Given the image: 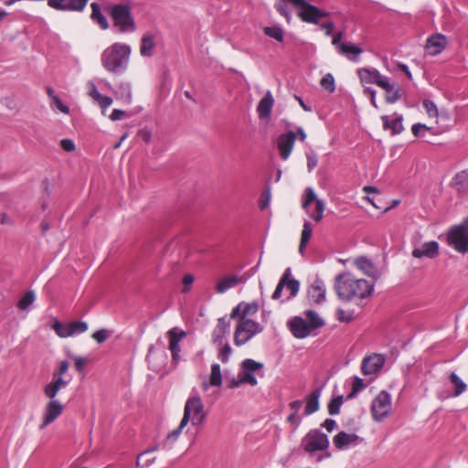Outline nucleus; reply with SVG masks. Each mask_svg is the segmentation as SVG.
I'll use <instances>...</instances> for the list:
<instances>
[{"mask_svg": "<svg viewBox=\"0 0 468 468\" xmlns=\"http://www.w3.org/2000/svg\"><path fill=\"white\" fill-rule=\"evenodd\" d=\"M335 290L338 298L344 302L356 301L361 304L362 301L371 296L374 285L365 279H357L349 271L336 275Z\"/></svg>", "mask_w": 468, "mask_h": 468, "instance_id": "obj_1", "label": "nucleus"}, {"mask_svg": "<svg viewBox=\"0 0 468 468\" xmlns=\"http://www.w3.org/2000/svg\"><path fill=\"white\" fill-rule=\"evenodd\" d=\"M305 319L301 316H294L287 322V326L292 335L298 339L311 335L312 332L324 326V320L315 311H305Z\"/></svg>", "mask_w": 468, "mask_h": 468, "instance_id": "obj_2", "label": "nucleus"}, {"mask_svg": "<svg viewBox=\"0 0 468 468\" xmlns=\"http://www.w3.org/2000/svg\"><path fill=\"white\" fill-rule=\"evenodd\" d=\"M130 53L131 48L129 46L122 43H114L102 52V66L108 71L115 72L127 63Z\"/></svg>", "mask_w": 468, "mask_h": 468, "instance_id": "obj_3", "label": "nucleus"}, {"mask_svg": "<svg viewBox=\"0 0 468 468\" xmlns=\"http://www.w3.org/2000/svg\"><path fill=\"white\" fill-rule=\"evenodd\" d=\"M207 419L204 403L199 395L190 396L185 404L182 418V425L186 426L189 422L193 426H200Z\"/></svg>", "mask_w": 468, "mask_h": 468, "instance_id": "obj_4", "label": "nucleus"}, {"mask_svg": "<svg viewBox=\"0 0 468 468\" xmlns=\"http://www.w3.org/2000/svg\"><path fill=\"white\" fill-rule=\"evenodd\" d=\"M113 26L121 33L134 32L136 29L135 22L132 15V7L129 4H116L109 7Z\"/></svg>", "mask_w": 468, "mask_h": 468, "instance_id": "obj_5", "label": "nucleus"}, {"mask_svg": "<svg viewBox=\"0 0 468 468\" xmlns=\"http://www.w3.org/2000/svg\"><path fill=\"white\" fill-rule=\"evenodd\" d=\"M264 330V326L250 318L240 317L234 332V344L243 346Z\"/></svg>", "mask_w": 468, "mask_h": 468, "instance_id": "obj_6", "label": "nucleus"}, {"mask_svg": "<svg viewBox=\"0 0 468 468\" xmlns=\"http://www.w3.org/2000/svg\"><path fill=\"white\" fill-rule=\"evenodd\" d=\"M329 446L327 435L319 430H311L301 441V447L312 456L319 451H326Z\"/></svg>", "mask_w": 468, "mask_h": 468, "instance_id": "obj_7", "label": "nucleus"}, {"mask_svg": "<svg viewBox=\"0 0 468 468\" xmlns=\"http://www.w3.org/2000/svg\"><path fill=\"white\" fill-rule=\"evenodd\" d=\"M302 207L315 222L322 220L324 211V203L317 198L312 187H307L303 196Z\"/></svg>", "mask_w": 468, "mask_h": 468, "instance_id": "obj_8", "label": "nucleus"}, {"mask_svg": "<svg viewBox=\"0 0 468 468\" xmlns=\"http://www.w3.org/2000/svg\"><path fill=\"white\" fill-rule=\"evenodd\" d=\"M446 240L450 247L461 254L468 253V233L461 227H451L446 234Z\"/></svg>", "mask_w": 468, "mask_h": 468, "instance_id": "obj_9", "label": "nucleus"}, {"mask_svg": "<svg viewBox=\"0 0 468 468\" xmlns=\"http://www.w3.org/2000/svg\"><path fill=\"white\" fill-rule=\"evenodd\" d=\"M391 410V396L387 391H381L372 401L371 413L376 421H383Z\"/></svg>", "mask_w": 468, "mask_h": 468, "instance_id": "obj_10", "label": "nucleus"}, {"mask_svg": "<svg viewBox=\"0 0 468 468\" xmlns=\"http://www.w3.org/2000/svg\"><path fill=\"white\" fill-rule=\"evenodd\" d=\"M52 328L58 336L66 338L86 332L88 330V324L83 321H74L64 324L56 321Z\"/></svg>", "mask_w": 468, "mask_h": 468, "instance_id": "obj_11", "label": "nucleus"}, {"mask_svg": "<svg viewBox=\"0 0 468 468\" xmlns=\"http://www.w3.org/2000/svg\"><path fill=\"white\" fill-rule=\"evenodd\" d=\"M263 368V364L253 359L247 358L241 364L239 376L245 383L254 387L258 384L255 373Z\"/></svg>", "mask_w": 468, "mask_h": 468, "instance_id": "obj_12", "label": "nucleus"}, {"mask_svg": "<svg viewBox=\"0 0 468 468\" xmlns=\"http://www.w3.org/2000/svg\"><path fill=\"white\" fill-rule=\"evenodd\" d=\"M63 412V405L58 399L49 400L45 406L40 430L54 422Z\"/></svg>", "mask_w": 468, "mask_h": 468, "instance_id": "obj_13", "label": "nucleus"}, {"mask_svg": "<svg viewBox=\"0 0 468 468\" xmlns=\"http://www.w3.org/2000/svg\"><path fill=\"white\" fill-rule=\"evenodd\" d=\"M357 75L363 85L366 84H376L378 87H387L386 76L380 74L378 69H359Z\"/></svg>", "mask_w": 468, "mask_h": 468, "instance_id": "obj_14", "label": "nucleus"}, {"mask_svg": "<svg viewBox=\"0 0 468 468\" xmlns=\"http://www.w3.org/2000/svg\"><path fill=\"white\" fill-rule=\"evenodd\" d=\"M169 338V350L171 351L172 359L175 363L180 360V341L186 336V333L177 327H174L167 332Z\"/></svg>", "mask_w": 468, "mask_h": 468, "instance_id": "obj_15", "label": "nucleus"}, {"mask_svg": "<svg viewBox=\"0 0 468 468\" xmlns=\"http://www.w3.org/2000/svg\"><path fill=\"white\" fill-rule=\"evenodd\" d=\"M363 441L362 438L355 433H347L346 431H340L333 438V443L335 447L339 450H346L349 447L356 446Z\"/></svg>", "mask_w": 468, "mask_h": 468, "instance_id": "obj_16", "label": "nucleus"}, {"mask_svg": "<svg viewBox=\"0 0 468 468\" xmlns=\"http://www.w3.org/2000/svg\"><path fill=\"white\" fill-rule=\"evenodd\" d=\"M296 140V133L290 131L286 133L281 134L277 139V147L280 152L281 157L286 160L293 148Z\"/></svg>", "mask_w": 468, "mask_h": 468, "instance_id": "obj_17", "label": "nucleus"}, {"mask_svg": "<svg viewBox=\"0 0 468 468\" xmlns=\"http://www.w3.org/2000/svg\"><path fill=\"white\" fill-rule=\"evenodd\" d=\"M384 363L385 359L381 355L374 354L363 359L361 370L364 375H373L382 368Z\"/></svg>", "mask_w": 468, "mask_h": 468, "instance_id": "obj_18", "label": "nucleus"}, {"mask_svg": "<svg viewBox=\"0 0 468 468\" xmlns=\"http://www.w3.org/2000/svg\"><path fill=\"white\" fill-rule=\"evenodd\" d=\"M230 323L226 317L218 319L217 325L212 332V342L214 345L222 346L226 341V336L229 333Z\"/></svg>", "mask_w": 468, "mask_h": 468, "instance_id": "obj_19", "label": "nucleus"}, {"mask_svg": "<svg viewBox=\"0 0 468 468\" xmlns=\"http://www.w3.org/2000/svg\"><path fill=\"white\" fill-rule=\"evenodd\" d=\"M248 278L245 275H229L219 279L216 284V292L218 293H224L228 290L236 287L240 283H245Z\"/></svg>", "mask_w": 468, "mask_h": 468, "instance_id": "obj_20", "label": "nucleus"}, {"mask_svg": "<svg viewBox=\"0 0 468 468\" xmlns=\"http://www.w3.org/2000/svg\"><path fill=\"white\" fill-rule=\"evenodd\" d=\"M308 297L316 304H321L325 302L326 289L324 282L316 278L308 289Z\"/></svg>", "mask_w": 468, "mask_h": 468, "instance_id": "obj_21", "label": "nucleus"}, {"mask_svg": "<svg viewBox=\"0 0 468 468\" xmlns=\"http://www.w3.org/2000/svg\"><path fill=\"white\" fill-rule=\"evenodd\" d=\"M439 255V243L437 241H428L420 247H416L412 250V256L417 259L423 257L434 259Z\"/></svg>", "mask_w": 468, "mask_h": 468, "instance_id": "obj_22", "label": "nucleus"}, {"mask_svg": "<svg viewBox=\"0 0 468 468\" xmlns=\"http://www.w3.org/2000/svg\"><path fill=\"white\" fill-rule=\"evenodd\" d=\"M449 378H450L451 382L452 383V385L454 386V391H453V393H449V392H445V391H438L437 397L441 400L447 399L451 397H459L467 388V385L459 378V376L456 373L452 372L450 374Z\"/></svg>", "mask_w": 468, "mask_h": 468, "instance_id": "obj_23", "label": "nucleus"}, {"mask_svg": "<svg viewBox=\"0 0 468 468\" xmlns=\"http://www.w3.org/2000/svg\"><path fill=\"white\" fill-rule=\"evenodd\" d=\"M259 310V304L256 302L252 303H239L235 308H233L230 318L237 319L240 317L248 318V316L254 315Z\"/></svg>", "mask_w": 468, "mask_h": 468, "instance_id": "obj_24", "label": "nucleus"}, {"mask_svg": "<svg viewBox=\"0 0 468 468\" xmlns=\"http://www.w3.org/2000/svg\"><path fill=\"white\" fill-rule=\"evenodd\" d=\"M447 37L441 34H435L427 39L426 49L430 55L440 54L446 47Z\"/></svg>", "mask_w": 468, "mask_h": 468, "instance_id": "obj_25", "label": "nucleus"}, {"mask_svg": "<svg viewBox=\"0 0 468 468\" xmlns=\"http://www.w3.org/2000/svg\"><path fill=\"white\" fill-rule=\"evenodd\" d=\"M274 100L272 94L270 90H268L257 106V112L259 117L261 119L268 118L271 112Z\"/></svg>", "mask_w": 468, "mask_h": 468, "instance_id": "obj_26", "label": "nucleus"}, {"mask_svg": "<svg viewBox=\"0 0 468 468\" xmlns=\"http://www.w3.org/2000/svg\"><path fill=\"white\" fill-rule=\"evenodd\" d=\"M381 120L384 129L391 130L392 134H399L403 131V118L401 115L394 114L392 119L387 115H383Z\"/></svg>", "mask_w": 468, "mask_h": 468, "instance_id": "obj_27", "label": "nucleus"}, {"mask_svg": "<svg viewBox=\"0 0 468 468\" xmlns=\"http://www.w3.org/2000/svg\"><path fill=\"white\" fill-rule=\"evenodd\" d=\"M355 266L360 270L364 274L374 279L378 278V273L370 260L366 257H358L354 261Z\"/></svg>", "mask_w": 468, "mask_h": 468, "instance_id": "obj_28", "label": "nucleus"}, {"mask_svg": "<svg viewBox=\"0 0 468 468\" xmlns=\"http://www.w3.org/2000/svg\"><path fill=\"white\" fill-rule=\"evenodd\" d=\"M222 384V375L219 364H213L211 366V373L209 376V382L204 381L202 383V389L207 391L209 387H220Z\"/></svg>", "mask_w": 468, "mask_h": 468, "instance_id": "obj_29", "label": "nucleus"}, {"mask_svg": "<svg viewBox=\"0 0 468 468\" xmlns=\"http://www.w3.org/2000/svg\"><path fill=\"white\" fill-rule=\"evenodd\" d=\"M321 397V388H315L306 398V405L304 408V414L311 415L319 410V399Z\"/></svg>", "mask_w": 468, "mask_h": 468, "instance_id": "obj_30", "label": "nucleus"}, {"mask_svg": "<svg viewBox=\"0 0 468 468\" xmlns=\"http://www.w3.org/2000/svg\"><path fill=\"white\" fill-rule=\"evenodd\" d=\"M303 406V402L301 400H294L289 404L291 413L287 417V422L293 426V429L296 430L300 423L301 418L298 417V413Z\"/></svg>", "mask_w": 468, "mask_h": 468, "instance_id": "obj_31", "label": "nucleus"}, {"mask_svg": "<svg viewBox=\"0 0 468 468\" xmlns=\"http://www.w3.org/2000/svg\"><path fill=\"white\" fill-rule=\"evenodd\" d=\"M90 18L95 21L101 29L105 30L109 27V23L103 14L101 12L100 5L97 3H91Z\"/></svg>", "mask_w": 468, "mask_h": 468, "instance_id": "obj_32", "label": "nucleus"}, {"mask_svg": "<svg viewBox=\"0 0 468 468\" xmlns=\"http://www.w3.org/2000/svg\"><path fill=\"white\" fill-rule=\"evenodd\" d=\"M387 87H380L386 91L385 100L388 103H395L401 97L399 89L396 88L394 84L389 83L386 77Z\"/></svg>", "mask_w": 468, "mask_h": 468, "instance_id": "obj_33", "label": "nucleus"}, {"mask_svg": "<svg viewBox=\"0 0 468 468\" xmlns=\"http://www.w3.org/2000/svg\"><path fill=\"white\" fill-rule=\"evenodd\" d=\"M313 233V227L311 222L304 221L301 234V240L299 245V252L303 255L306 245L308 244Z\"/></svg>", "mask_w": 468, "mask_h": 468, "instance_id": "obj_34", "label": "nucleus"}, {"mask_svg": "<svg viewBox=\"0 0 468 468\" xmlns=\"http://www.w3.org/2000/svg\"><path fill=\"white\" fill-rule=\"evenodd\" d=\"M154 46L155 43L153 36H144L141 40V55L145 57L152 56Z\"/></svg>", "mask_w": 468, "mask_h": 468, "instance_id": "obj_35", "label": "nucleus"}, {"mask_svg": "<svg viewBox=\"0 0 468 468\" xmlns=\"http://www.w3.org/2000/svg\"><path fill=\"white\" fill-rule=\"evenodd\" d=\"M340 51L344 55L347 57L348 59L352 61H357V58L350 57V55H354L355 57L359 56L363 49L358 46L352 44H340Z\"/></svg>", "mask_w": 468, "mask_h": 468, "instance_id": "obj_36", "label": "nucleus"}, {"mask_svg": "<svg viewBox=\"0 0 468 468\" xmlns=\"http://www.w3.org/2000/svg\"><path fill=\"white\" fill-rule=\"evenodd\" d=\"M451 186L456 189L460 195L468 194V177H453Z\"/></svg>", "mask_w": 468, "mask_h": 468, "instance_id": "obj_37", "label": "nucleus"}, {"mask_svg": "<svg viewBox=\"0 0 468 468\" xmlns=\"http://www.w3.org/2000/svg\"><path fill=\"white\" fill-rule=\"evenodd\" d=\"M290 276H292L291 268H287L284 271L282 278L280 279V281L276 286V289L274 290V292L272 293V296H271L272 299L278 300L282 296V290L285 287V282H286L287 278Z\"/></svg>", "mask_w": 468, "mask_h": 468, "instance_id": "obj_38", "label": "nucleus"}, {"mask_svg": "<svg viewBox=\"0 0 468 468\" xmlns=\"http://www.w3.org/2000/svg\"><path fill=\"white\" fill-rule=\"evenodd\" d=\"M344 402V397L339 395L333 398L327 405L328 413L330 415H337L340 412V408Z\"/></svg>", "mask_w": 468, "mask_h": 468, "instance_id": "obj_39", "label": "nucleus"}, {"mask_svg": "<svg viewBox=\"0 0 468 468\" xmlns=\"http://www.w3.org/2000/svg\"><path fill=\"white\" fill-rule=\"evenodd\" d=\"M263 32L266 36L276 39L279 42H283V30L279 27H265Z\"/></svg>", "mask_w": 468, "mask_h": 468, "instance_id": "obj_40", "label": "nucleus"}, {"mask_svg": "<svg viewBox=\"0 0 468 468\" xmlns=\"http://www.w3.org/2000/svg\"><path fill=\"white\" fill-rule=\"evenodd\" d=\"M271 200V191L269 185H266L259 200V207L261 210H264L269 207Z\"/></svg>", "mask_w": 468, "mask_h": 468, "instance_id": "obj_41", "label": "nucleus"}, {"mask_svg": "<svg viewBox=\"0 0 468 468\" xmlns=\"http://www.w3.org/2000/svg\"><path fill=\"white\" fill-rule=\"evenodd\" d=\"M89 0H67L66 10L81 12L84 10Z\"/></svg>", "mask_w": 468, "mask_h": 468, "instance_id": "obj_42", "label": "nucleus"}, {"mask_svg": "<svg viewBox=\"0 0 468 468\" xmlns=\"http://www.w3.org/2000/svg\"><path fill=\"white\" fill-rule=\"evenodd\" d=\"M36 299L35 293L32 291L26 292L17 303V307L20 310H26L30 306Z\"/></svg>", "mask_w": 468, "mask_h": 468, "instance_id": "obj_43", "label": "nucleus"}, {"mask_svg": "<svg viewBox=\"0 0 468 468\" xmlns=\"http://www.w3.org/2000/svg\"><path fill=\"white\" fill-rule=\"evenodd\" d=\"M320 84L323 89L328 90L329 92H333L335 90V79L330 73L324 75L322 78Z\"/></svg>", "mask_w": 468, "mask_h": 468, "instance_id": "obj_44", "label": "nucleus"}, {"mask_svg": "<svg viewBox=\"0 0 468 468\" xmlns=\"http://www.w3.org/2000/svg\"><path fill=\"white\" fill-rule=\"evenodd\" d=\"M285 287L291 292V295L289 298H293L297 295L299 292L300 282L290 276L287 278L285 282Z\"/></svg>", "mask_w": 468, "mask_h": 468, "instance_id": "obj_45", "label": "nucleus"}, {"mask_svg": "<svg viewBox=\"0 0 468 468\" xmlns=\"http://www.w3.org/2000/svg\"><path fill=\"white\" fill-rule=\"evenodd\" d=\"M364 380L360 378L359 377H354L353 382H352V391L347 396V399L354 398L358 392H360L365 388Z\"/></svg>", "mask_w": 468, "mask_h": 468, "instance_id": "obj_46", "label": "nucleus"}, {"mask_svg": "<svg viewBox=\"0 0 468 468\" xmlns=\"http://www.w3.org/2000/svg\"><path fill=\"white\" fill-rule=\"evenodd\" d=\"M59 390H60V388H58V387L53 381L48 383L44 387V394L50 400L56 399L55 398L58 395Z\"/></svg>", "mask_w": 468, "mask_h": 468, "instance_id": "obj_47", "label": "nucleus"}, {"mask_svg": "<svg viewBox=\"0 0 468 468\" xmlns=\"http://www.w3.org/2000/svg\"><path fill=\"white\" fill-rule=\"evenodd\" d=\"M50 107L53 111H59L65 114L69 113V108L65 105L58 97H54L50 102Z\"/></svg>", "mask_w": 468, "mask_h": 468, "instance_id": "obj_48", "label": "nucleus"}, {"mask_svg": "<svg viewBox=\"0 0 468 468\" xmlns=\"http://www.w3.org/2000/svg\"><path fill=\"white\" fill-rule=\"evenodd\" d=\"M219 351L218 357L219 360H221L223 363H226L229 361L230 353H231V347L229 345V343H224L222 346H219Z\"/></svg>", "mask_w": 468, "mask_h": 468, "instance_id": "obj_49", "label": "nucleus"}, {"mask_svg": "<svg viewBox=\"0 0 468 468\" xmlns=\"http://www.w3.org/2000/svg\"><path fill=\"white\" fill-rule=\"evenodd\" d=\"M275 9L277 10V12L284 16L287 20V22H290L291 21V15H290V11L287 7V5H286V2L285 1H279L278 3L275 4Z\"/></svg>", "mask_w": 468, "mask_h": 468, "instance_id": "obj_50", "label": "nucleus"}, {"mask_svg": "<svg viewBox=\"0 0 468 468\" xmlns=\"http://www.w3.org/2000/svg\"><path fill=\"white\" fill-rule=\"evenodd\" d=\"M185 427H186V426H183V425H182V420H181V421H180L179 426H178L176 429H175L174 431H172L171 432H169V433L167 434L166 441H176V440H177V438H178V436L181 434V432H182V431H183V429H184ZM163 448H167V449H169V448H170V446H169V447H167V442H165V443H164V445H163Z\"/></svg>", "mask_w": 468, "mask_h": 468, "instance_id": "obj_51", "label": "nucleus"}, {"mask_svg": "<svg viewBox=\"0 0 468 468\" xmlns=\"http://www.w3.org/2000/svg\"><path fill=\"white\" fill-rule=\"evenodd\" d=\"M423 107H424L427 114L429 115V117H431V118L437 117L438 109H437L436 104L433 101L425 100L423 101Z\"/></svg>", "mask_w": 468, "mask_h": 468, "instance_id": "obj_52", "label": "nucleus"}, {"mask_svg": "<svg viewBox=\"0 0 468 468\" xmlns=\"http://www.w3.org/2000/svg\"><path fill=\"white\" fill-rule=\"evenodd\" d=\"M102 110V114L105 115L106 110L112 104V99L108 96L101 95L99 100L96 101Z\"/></svg>", "mask_w": 468, "mask_h": 468, "instance_id": "obj_53", "label": "nucleus"}, {"mask_svg": "<svg viewBox=\"0 0 468 468\" xmlns=\"http://www.w3.org/2000/svg\"><path fill=\"white\" fill-rule=\"evenodd\" d=\"M337 320L343 323H348L353 320V313L338 309L336 312Z\"/></svg>", "mask_w": 468, "mask_h": 468, "instance_id": "obj_54", "label": "nucleus"}, {"mask_svg": "<svg viewBox=\"0 0 468 468\" xmlns=\"http://www.w3.org/2000/svg\"><path fill=\"white\" fill-rule=\"evenodd\" d=\"M109 336L108 331L105 329H100L93 333L92 338L99 344H101L107 340Z\"/></svg>", "mask_w": 468, "mask_h": 468, "instance_id": "obj_55", "label": "nucleus"}, {"mask_svg": "<svg viewBox=\"0 0 468 468\" xmlns=\"http://www.w3.org/2000/svg\"><path fill=\"white\" fill-rule=\"evenodd\" d=\"M66 0H48V5L49 7L54 8L56 10L65 11Z\"/></svg>", "mask_w": 468, "mask_h": 468, "instance_id": "obj_56", "label": "nucleus"}, {"mask_svg": "<svg viewBox=\"0 0 468 468\" xmlns=\"http://www.w3.org/2000/svg\"><path fill=\"white\" fill-rule=\"evenodd\" d=\"M87 362H88V359L85 358V357L75 356L74 357V364H75L76 370L78 372H82V370L84 369Z\"/></svg>", "mask_w": 468, "mask_h": 468, "instance_id": "obj_57", "label": "nucleus"}, {"mask_svg": "<svg viewBox=\"0 0 468 468\" xmlns=\"http://www.w3.org/2000/svg\"><path fill=\"white\" fill-rule=\"evenodd\" d=\"M60 146L66 152H72L75 150V144L70 139H62L60 141Z\"/></svg>", "mask_w": 468, "mask_h": 468, "instance_id": "obj_58", "label": "nucleus"}, {"mask_svg": "<svg viewBox=\"0 0 468 468\" xmlns=\"http://www.w3.org/2000/svg\"><path fill=\"white\" fill-rule=\"evenodd\" d=\"M138 137L146 144H149L152 139V133L147 129H142L138 132Z\"/></svg>", "mask_w": 468, "mask_h": 468, "instance_id": "obj_59", "label": "nucleus"}, {"mask_svg": "<svg viewBox=\"0 0 468 468\" xmlns=\"http://www.w3.org/2000/svg\"><path fill=\"white\" fill-rule=\"evenodd\" d=\"M127 114L124 111L122 110H119V109H114L112 111V112L111 113V115L109 116V118L112 120V121H118V120H121L124 117H126Z\"/></svg>", "mask_w": 468, "mask_h": 468, "instance_id": "obj_60", "label": "nucleus"}, {"mask_svg": "<svg viewBox=\"0 0 468 468\" xmlns=\"http://www.w3.org/2000/svg\"><path fill=\"white\" fill-rule=\"evenodd\" d=\"M52 381L58 387V388H64L69 384V380L63 379L62 377L58 375H53Z\"/></svg>", "mask_w": 468, "mask_h": 468, "instance_id": "obj_61", "label": "nucleus"}, {"mask_svg": "<svg viewBox=\"0 0 468 468\" xmlns=\"http://www.w3.org/2000/svg\"><path fill=\"white\" fill-rule=\"evenodd\" d=\"M69 364L68 361H61L59 363L58 370L54 372L53 375H58L59 377H62L64 374H66L69 370Z\"/></svg>", "mask_w": 468, "mask_h": 468, "instance_id": "obj_62", "label": "nucleus"}, {"mask_svg": "<svg viewBox=\"0 0 468 468\" xmlns=\"http://www.w3.org/2000/svg\"><path fill=\"white\" fill-rule=\"evenodd\" d=\"M317 163H318V160L315 155H314V154L307 155V166H308L309 172H311L312 169L317 165Z\"/></svg>", "mask_w": 468, "mask_h": 468, "instance_id": "obj_63", "label": "nucleus"}, {"mask_svg": "<svg viewBox=\"0 0 468 468\" xmlns=\"http://www.w3.org/2000/svg\"><path fill=\"white\" fill-rule=\"evenodd\" d=\"M323 427L325 428L329 432H331L336 427V422L332 419H326L323 423Z\"/></svg>", "mask_w": 468, "mask_h": 468, "instance_id": "obj_64", "label": "nucleus"}]
</instances>
